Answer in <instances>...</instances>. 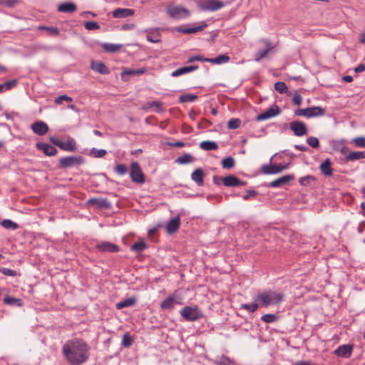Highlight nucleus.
<instances>
[{
  "label": "nucleus",
  "mask_w": 365,
  "mask_h": 365,
  "mask_svg": "<svg viewBox=\"0 0 365 365\" xmlns=\"http://www.w3.org/2000/svg\"><path fill=\"white\" fill-rule=\"evenodd\" d=\"M62 354L71 365H82L91 356V346L83 339L74 338L63 345Z\"/></svg>",
  "instance_id": "obj_1"
},
{
  "label": "nucleus",
  "mask_w": 365,
  "mask_h": 365,
  "mask_svg": "<svg viewBox=\"0 0 365 365\" xmlns=\"http://www.w3.org/2000/svg\"><path fill=\"white\" fill-rule=\"evenodd\" d=\"M284 295L282 292L274 290L264 291L257 294L255 300L260 304V306L268 307L279 304L284 300Z\"/></svg>",
  "instance_id": "obj_2"
},
{
  "label": "nucleus",
  "mask_w": 365,
  "mask_h": 365,
  "mask_svg": "<svg viewBox=\"0 0 365 365\" xmlns=\"http://www.w3.org/2000/svg\"><path fill=\"white\" fill-rule=\"evenodd\" d=\"M166 11L170 17L176 20L185 19L191 15L188 9L180 5H168L166 7Z\"/></svg>",
  "instance_id": "obj_3"
},
{
  "label": "nucleus",
  "mask_w": 365,
  "mask_h": 365,
  "mask_svg": "<svg viewBox=\"0 0 365 365\" xmlns=\"http://www.w3.org/2000/svg\"><path fill=\"white\" fill-rule=\"evenodd\" d=\"M58 163L59 169H66L83 164L84 158L81 155L66 156L61 158Z\"/></svg>",
  "instance_id": "obj_4"
},
{
  "label": "nucleus",
  "mask_w": 365,
  "mask_h": 365,
  "mask_svg": "<svg viewBox=\"0 0 365 365\" xmlns=\"http://www.w3.org/2000/svg\"><path fill=\"white\" fill-rule=\"evenodd\" d=\"M325 114V109L320 106H313L304 109H297L294 111L297 116H305L307 118H312L322 116Z\"/></svg>",
  "instance_id": "obj_5"
},
{
  "label": "nucleus",
  "mask_w": 365,
  "mask_h": 365,
  "mask_svg": "<svg viewBox=\"0 0 365 365\" xmlns=\"http://www.w3.org/2000/svg\"><path fill=\"white\" fill-rule=\"evenodd\" d=\"M181 316L187 321L194 322L203 317L202 312L197 307L185 306L180 311Z\"/></svg>",
  "instance_id": "obj_6"
},
{
  "label": "nucleus",
  "mask_w": 365,
  "mask_h": 365,
  "mask_svg": "<svg viewBox=\"0 0 365 365\" xmlns=\"http://www.w3.org/2000/svg\"><path fill=\"white\" fill-rule=\"evenodd\" d=\"M130 176L133 182L136 183H144L145 176L138 162H133L130 165Z\"/></svg>",
  "instance_id": "obj_7"
},
{
  "label": "nucleus",
  "mask_w": 365,
  "mask_h": 365,
  "mask_svg": "<svg viewBox=\"0 0 365 365\" xmlns=\"http://www.w3.org/2000/svg\"><path fill=\"white\" fill-rule=\"evenodd\" d=\"M202 11H216L225 6V4L219 0H204L198 4Z\"/></svg>",
  "instance_id": "obj_8"
},
{
  "label": "nucleus",
  "mask_w": 365,
  "mask_h": 365,
  "mask_svg": "<svg viewBox=\"0 0 365 365\" xmlns=\"http://www.w3.org/2000/svg\"><path fill=\"white\" fill-rule=\"evenodd\" d=\"M96 249L102 252H109V253H116L119 252V247L112 242H101L100 243L96 245Z\"/></svg>",
  "instance_id": "obj_9"
},
{
  "label": "nucleus",
  "mask_w": 365,
  "mask_h": 365,
  "mask_svg": "<svg viewBox=\"0 0 365 365\" xmlns=\"http://www.w3.org/2000/svg\"><path fill=\"white\" fill-rule=\"evenodd\" d=\"M289 128L295 135L303 136L307 134V128L304 123L299 120H294L289 123Z\"/></svg>",
  "instance_id": "obj_10"
},
{
  "label": "nucleus",
  "mask_w": 365,
  "mask_h": 365,
  "mask_svg": "<svg viewBox=\"0 0 365 365\" xmlns=\"http://www.w3.org/2000/svg\"><path fill=\"white\" fill-rule=\"evenodd\" d=\"M354 349L353 344H343L339 346L334 351V354L339 357L348 359L351 356Z\"/></svg>",
  "instance_id": "obj_11"
},
{
  "label": "nucleus",
  "mask_w": 365,
  "mask_h": 365,
  "mask_svg": "<svg viewBox=\"0 0 365 365\" xmlns=\"http://www.w3.org/2000/svg\"><path fill=\"white\" fill-rule=\"evenodd\" d=\"M280 113V109L278 106L274 105L269 108L266 111L259 114L256 119L257 120H264L272 117H274L279 115Z\"/></svg>",
  "instance_id": "obj_12"
},
{
  "label": "nucleus",
  "mask_w": 365,
  "mask_h": 365,
  "mask_svg": "<svg viewBox=\"0 0 365 365\" xmlns=\"http://www.w3.org/2000/svg\"><path fill=\"white\" fill-rule=\"evenodd\" d=\"M223 185L227 187L244 186L246 182L240 180L233 175H229L222 178Z\"/></svg>",
  "instance_id": "obj_13"
},
{
  "label": "nucleus",
  "mask_w": 365,
  "mask_h": 365,
  "mask_svg": "<svg viewBox=\"0 0 365 365\" xmlns=\"http://www.w3.org/2000/svg\"><path fill=\"white\" fill-rule=\"evenodd\" d=\"M58 143L57 146L64 151L74 152L77 149L76 140L71 137L68 136L66 142L61 140Z\"/></svg>",
  "instance_id": "obj_14"
},
{
  "label": "nucleus",
  "mask_w": 365,
  "mask_h": 365,
  "mask_svg": "<svg viewBox=\"0 0 365 365\" xmlns=\"http://www.w3.org/2000/svg\"><path fill=\"white\" fill-rule=\"evenodd\" d=\"M207 26V24L205 21H202L200 26L192 27V28H184L183 26H180L175 28V30L178 32L188 34H195L199 31H202Z\"/></svg>",
  "instance_id": "obj_15"
},
{
  "label": "nucleus",
  "mask_w": 365,
  "mask_h": 365,
  "mask_svg": "<svg viewBox=\"0 0 365 365\" xmlns=\"http://www.w3.org/2000/svg\"><path fill=\"white\" fill-rule=\"evenodd\" d=\"M31 129L34 133L43 135L48 131V126L43 121H36L32 124Z\"/></svg>",
  "instance_id": "obj_16"
},
{
  "label": "nucleus",
  "mask_w": 365,
  "mask_h": 365,
  "mask_svg": "<svg viewBox=\"0 0 365 365\" xmlns=\"http://www.w3.org/2000/svg\"><path fill=\"white\" fill-rule=\"evenodd\" d=\"M36 148L42 150L48 156H54L58 153L57 149L54 146L44 143H36Z\"/></svg>",
  "instance_id": "obj_17"
},
{
  "label": "nucleus",
  "mask_w": 365,
  "mask_h": 365,
  "mask_svg": "<svg viewBox=\"0 0 365 365\" xmlns=\"http://www.w3.org/2000/svg\"><path fill=\"white\" fill-rule=\"evenodd\" d=\"M294 178L293 175H286L282 176L269 182V187H280Z\"/></svg>",
  "instance_id": "obj_18"
},
{
  "label": "nucleus",
  "mask_w": 365,
  "mask_h": 365,
  "mask_svg": "<svg viewBox=\"0 0 365 365\" xmlns=\"http://www.w3.org/2000/svg\"><path fill=\"white\" fill-rule=\"evenodd\" d=\"M113 17L123 19L131 16L134 14V10L131 9L118 8L113 11Z\"/></svg>",
  "instance_id": "obj_19"
},
{
  "label": "nucleus",
  "mask_w": 365,
  "mask_h": 365,
  "mask_svg": "<svg viewBox=\"0 0 365 365\" xmlns=\"http://www.w3.org/2000/svg\"><path fill=\"white\" fill-rule=\"evenodd\" d=\"M87 205H96L99 208L108 209L111 207V203L105 198H90L87 201Z\"/></svg>",
  "instance_id": "obj_20"
},
{
  "label": "nucleus",
  "mask_w": 365,
  "mask_h": 365,
  "mask_svg": "<svg viewBox=\"0 0 365 365\" xmlns=\"http://www.w3.org/2000/svg\"><path fill=\"white\" fill-rule=\"evenodd\" d=\"M147 33L146 39L151 43H158L160 41V33L159 29H148L145 31Z\"/></svg>",
  "instance_id": "obj_21"
},
{
  "label": "nucleus",
  "mask_w": 365,
  "mask_h": 365,
  "mask_svg": "<svg viewBox=\"0 0 365 365\" xmlns=\"http://www.w3.org/2000/svg\"><path fill=\"white\" fill-rule=\"evenodd\" d=\"M91 68L93 71L103 75L110 73L109 68L101 61H92Z\"/></svg>",
  "instance_id": "obj_22"
},
{
  "label": "nucleus",
  "mask_w": 365,
  "mask_h": 365,
  "mask_svg": "<svg viewBox=\"0 0 365 365\" xmlns=\"http://www.w3.org/2000/svg\"><path fill=\"white\" fill-rule=\"evenodd\" d=\"M205 173L202 168L195 169L191 174V179L198 185L202 186L204 185Z\"/></svg>",
  "instance_id": "obj_23"
},
{
  "label": "nucleus",
  "mask_w": 365,
  "mask_h": 365,
  "mask_svg": "<svg viewBox=\"0 0 365 365\" xmlns=\"http://www.w3.org/2000/svg\"><path fill=\"white\" fill-rule=\"evenodd\" d=\"M180 225V217L177 216L172 218L167 224L166 230L169 234H173L178 231Z\"/></svg>",
  "instance_id": "obj_24"
},
{
  "label": "nucleus",
  "mask_w": 365,
  "mask_h": 365,
  "mask_svg": "<svg viewBox=\"0 0 365 365\" xmlns=\"http://www.w3.org/2000/svg\"><path fill=\"white\" fill-rule=\"evenodd\" d=\"M198 68L199 67L197 65L183 66V67L179 68L176 69L175 71H173L171 73V76L173 77H178L181 75H184L185 73L194 71L198 69Z\"/></svg>",
  "instance_id": "obj_25"
},
{
  "label": "nucleus",
  "mask_w": 365,
  "mask_h": 365,
  "mask_svg": "<svg viewBox=\"0 0 365 365\" xmlns=\"http://www.w3.org/2000/svg\"><path fill=\"white\" fill-rule=\"evenodd\" d=\"M266 43V48L263 49L259 50L255 54V60L256 61H259L263 58L266 57L267 53L272 49V46L270 43V42L267 40L264 41Z\"/></svg>",
  "instance_id": "obj_26"
},
{
  "label": "nucleus",
  "mask_w": 365,
  "mask_h": 365,
  "mask_svg": "<svg viewBox=\"0 0 365 365\" xmlns=\"http://www.w3.org/2000/svg\"><path fill=\"white\" fill-rule=\"evenodd\" d=\"M320 170L325 176H331L333 174V169L331 168V163L329 158H327L321 165Z\"/></svg>",
  "instance_id": "obj_27"
},
{
  "label": "nucleus",
  "mask_w": 365,
  "mask_h": 365,
  "mask_svg": "<svg viewBox=\"0 0 365 365\" xmlns=\"http://www.w3.org/2000/svg\"><path fill=\"white\" fill-rule=\"evenodd\" d=\"M176 304V299L175 295H170L160 304V308L164 310L172 309Z\"/></svg>",
  "instance_id": "obj_28"
},
{
  "label": "nucleus",
  "mask_w": 365,
  "mask_h": 365,
  "mask_svg": "<svg viewBox=\"0 0 365 365\" xmlns=\"http://www.w3.org/2000/svg\"><path fill=\"white\" fill-rule=\"evenodd\" d=\"M331 147L335 151L339 152L342 154H346L348 150L344 140H333L331 142Z\"/></svg>",
  "instance_id": "obj_29"
},
{
  "label": "nucleus",
  "mask_w": 365,
  "mask_h": 365,
  "mask_svg": "<svg viewBox=\"0 0 365 365\" xmlns=\"http://www.w3.org/2000/svg\"><path fill=\"white\" fill-rule=\"evenodd\" d=\"M262 170L263 173L267 175L277 174L282 172V169H280L279 165L272 164L263 165L262 167Z\"/></svg>",
  "instance_id": "obj_30"
},
{
  "label": "nucleus",
  "mask_w": 365,
  "mask_h": 365,
  "mask_svg": "<svg viewBox=\"0 0 365 365\" xmlns=\"http://www.w3.org/2000/svg\"><path fill=\"white\" fill-rule=\"evenodd\" d=\"M77 9L76 5L73 3L66 2L58 6V11L63 13H73Z\"/></svg>",
  "instance_id": "obj_31"
},
{
  "label": "nucleus",
  "mask_w": 365,
  "mask_h": 365,
  "mask_svg": "<svg viewBox=\"0 0 365 365\" xmlns=\"http://www.w3.org/2000/svg\"><path fill=\"white\" fill-rule=\"evenodd\" d=\"M136 304V299L135 297H130L122 300L115 304L117 309H121L125 307H133Z\"/></svg>",
  "instance_id": "obj_32"
},
{
  "label": "nucleus",
  "mask_w": 365,
  "mask_h": 365,
  "mask_svg": "<svg viewBox=\"0 0 365 365\" xmlns=\"http://www.w3.org/2000/svg\"><path fill=\"white\" fill-rule=\"evenodd\" d=\"M200 148L203 150H215L218 148V145L215 141L205 140L200 143Z\"/></svg>",
  "instance_id": "obj_33"
},
{
  "label": "nucleus",
  "mask_w": 365,
  "mask_h": 365,
  "mask_svg": "<svg viewBox=\"0 0 365 365\" xmlns=\"http://www.w3.org/2000/svg\"><path fill=\"white\" fill-rule=\"evenodd\" d=\"M365 158V151L351 152L346 155V160L349 161H355Z\"/></svg>",
  "instance_id": "obj_34"
},
{
  "label": "nucleus",
  "mask_w": 365,
  "mask_h": 365,
  "mask_svg": "<svg viewBox=\"0 0 365 365\" xmlns=\"http://www.w3.org/2000/svg\"><path fill=\"white\" fill-rule=\"evenodd\" d=\"M195 160V158L190 153H185L182 155L178 157L175 162L177 163L185 165L192 163Z\"/></svg>",
  "instance_id": "obj_35"
},
{
  "label": "nucleus",
  "mask_w": 365,
  "mask_h": 365,
  "mask_svg": "<svg viewBox=\"0 0 365 365\" xmlns=\"http://www.w3.org/2000/svg\"><path fill=\"white\" fill-rule=\"evenodd\" d=\"M3 302L4 304L13 306V307H21L22 302L21 299L6 296L4 298Z\"/></svg>",
  "instance_id": "obj_36"
},
{
  "label": "nucleus",
  "mask_w": 365,
  "mask_h": 365,
  "mask_svg": "<svg viewBox=\"0 0 365 365\" xmlns=\"http://www.w3.org/2000/svg\"><path fill=\"white\" fill-rule=\"evenodd\" d=\"M122 46L120 44H115L110 43H104L102 44V48L105 51L108 53H115L118 51L121 48Z\"/></svg>",
  "instance_id": "obj_37"
},
{
  "label": "nucleus",
  "mask_w": 365,
  "mask_h": 365,
  "mask_svg": "<svg viewBox=\"0 0 365 365\" xmlns=\"http://www.w3.org/2000/svg\"><path fill=\"white\" fill-rule=\"evenodd\" d=\"M147 248V245L143 241H139L131 245L130 250L137 254H140Z\"/></svg>",
  "instance_id": "obj_38"
},
{
  "label": "nucleus",
  "mask_w": 365,
  "mask_h": 365,
  "mask_svg": "<svg viewBox=\"0 0 365 365\" xmlns=\"http://www.w3.org/2000/svg\"><path fill=\"white\" fill-rule=\"evenodd\" d=\"M1 225L5 229L11 230H15L18 229V227H19V225L17 223L13 222L11 220H9V219L4 220L1 222Z\"/></svg>",
  "instance_id": "obj_39"
},
{
  "label": "nucleus",
  "mask_w": 365,
  "mask_h": 365,
  "mask_svg": "<svg viewBox=\"0 0 365 365\" xmlns=\"http://www.w3.org/2000/svg\"><path fill=\"white\" fill-rule=\"evenodd\" d=\"M198 98V96L195 94L186 93L181 95L179 97V101L180 103L193 102Z\"/></svg>",
  "instance_id": "obj_40"
},
{
  "label": "nucleus",
  "mask_w": 365,
  "mask_h": 365,
  "mask_svg": "<svg viewBox=\"0 0 365 365\" xmlns=\"http://www.w3.org/2000/svg\"><path fill=\"white\" fill-rule=\"evenodd\" d=\"M221 164H222V166L223 168L231 169L235 166V161L232 157L230 156V157H227V158H224L222 160Z\"/></svg>",
  "instance_id": "obj_41"
},
{
  "label": "nucleus",
  "mask_w": 365,
  "mask_h": 365,
  "mask_svg": "<svg viewBox=\"0 0 365 365\" xmlns=\"http://www.w3.org/2000/svg\"><path fill=\"white\" fill-rule=\"evenodd\" d=\"M146 69L145 68H138V69H128L122 72V78H124L125 75H141L145 72Z\"/></svg>",
  "instance_id": "obj_42"
},
{
  "label": "nucleus",
  "mask_w": 365,
  "mask_h": 365,
  "mask_svg": "<svg viewBox=\"0 0 365 365\" xmlns=\"http://www.w3.org/2000/svg\"><path fill=\"white\" fill-rule=\"evenodd\" d=\"M260 306L259 303H252V304H242L240 305V309H245L249 312H255Z\"/></svg>",
  "instance_id": "obj_43"
},
{
  "label": "nucleus",
  "mask_w": 365,
  "mask_h": 365,
  "mask_svg": "<svg viewBox=\"0 0 365 365\" xmlns=\"http://www.w3.org/2000/svg\"><path fill=\"white\" fill-rule=\"evenodd\" d=\"M107 153V151L104 149H96L95 148L90 150V155L94 158H103Z\"/></svg>",
  "instance_id": "obj_44"
},
{
  "label": "nucleus",
  "mask_w": 365,
  "mask_h": 365,
  "mask_svg": "<svg viewBox=\"0 0 365 365\" xmlns=\"http://www.w3.org/2000/svg\"><path fill=\"white\" fill-rule=\"evenodd\" d=\"M240 125L241 120L239 118H232L227 123V128L234 130L240 128Z\"/></svg>",
  "instance_id": "obj_45"
},
{
  "label": "nucleus",
  "mask_w": 365,
  "mask_h": 365,
  "mask_svg": "<svg viewBox=\"0 0 365 365\" xmlns=\"http://www.w3.org/2000/svg\"><path fill=\"white\" fill-rule=\"evenodd\" d=\"M274 88L275 90L279 92V93H287L288 88L285 83L279 81L277 82L274 84Z\"/></svg>",
  "instance_id": "obj_46"
},
{
  "label": "nucleus",
  "mask_w": 365,
  "mask_h": 365,
  "mask_svg": "<svg viewBox=\"0 0 365 365\" xmlns=\"http://www.w3.org/2000/svg\"><path fill=\"white\" fill-rule=\"evenodd\" d=\"M314 177L312 175H307L299 179V182L302 186H309L314 181Z\"/></svg>",
  "instance_id": "obj_47"
},
{
  "label": "nucleus",
  "mask_w": 365,
  "mask_h": 365,
  "mask_svg": "<svg viewBox=\"0 0 365 365\" xmlns=\"http://www.w3.org/2000/svg\"><path fill=\"white\" fill-rule=\"evenodd\" d=\"M133 344V339L131 336L128 334V333H126L123 335L121 345L123 347L128 348L130 347Z\"/></svg>",
  "instance_id": "obj_48"
},
{
  "label": "nucleus",
  "mask_w": 365,
  "mask_h": 365,
  "mask_svg": "<svg viewBox=\"0 0 365 365\" xmlns=\"http://www.w3.org/2000/svg\"><path fill=\"white\" fill-rule=\"evenodd\" d=\"M278 317L273 314H266L261 317V319L266 323H272L277 321Z\"/></svg>",
  "instance_id": "obj_49"
},
{
  "label": "nucleus",
  "mask_w": 365,
  "mask_h": 365,
  "mask_svg": "<svg viewBox=\"0 0 365 365\" xmlns=\"http://www.w3.org/2000/svg\"><path fill=\"white\" fill-rule=\"evenodd\" d=\"M114 170L115 171V173H117L118 175H124L125 174L127 173L128 172V168L124 164H118L117 165L115 168H114Z\"/></svg>",
  "instance_id": "obj_50"
},
{
  "label": "nucleus",
  "mask_w": 365,
  "mask_h": 365,
  "mask_svg": "<svg viewBox=\"0 0 365 365\" xmlns=\"http://www.w3.org/2000/svg\"><path fill=\"white\" fill-rule=\"evenodd\" d=\"M307 143L313 148H317L319 146V142L317 138L311 136L307 139Z\"/></svg>",
  "instance_id": "obj_51"
},
{
  "label": "nucleus",
  "mask_w": 365,
  "mask_h": 365,
  "mask_svg": "<svg viewBox=\"0 0 365 365\" xmlns=\"http://www.w3.org/2000/svg\"><path fill=\"white\" fill-rule=\"evenodd\" d=\"M0 272L6 276L16 277L17 275V272L16 270L6 267L0 268Z\"/></svg>",
  "instance_id": "obj_52"
},
{
  "label": "nucleus",
  "mask_w": 365,
  "mask_h": 365,
  "mask_svg": "<svg viewBox=\"0 0 365 365\" xmlns=\"http://www.w3.org/2000/svg\"><path fill=\"white\" fill-rule=\"evenodd\" d=\"M230 61V57L227 54H222L215 58V64H222L227 63Z\"/></svg>",
  "instance_id": "obj_53"
},
{
  "label": "nucleus",
  "mask_w": 365,
  "mask_h": 365,
  "mask_svg": "<svg viewBox=\"0 0 365 365\" xmlns=\"http://www.w3.org/2000/svg\"><path fill=\"white\" fill-rule=\"evenodd\" d=\"M84 26L87 30L92 31L100 29V26L95 21H86Z\"/></svg>",
  "instance_id": "obj_54"
},
{
  "label": "nucleus",
  "mask_w": 365,
  "mask_h": 365,
  "mask_svg": "<svg viewBox=\"0 0 365 365\" xmlns=\"http://www.w3.org/2000/svg\"><path fill=\"white\" fill-rule=\"evenodd\" d=\"M216 365H233L232 362L228 357L222 356L219 360L215 361Z\"/></svg>",
  "instance_id": "obj_55"
},
{
  "label": "nucleus",
  "mask_w": 365,
  "mask_h": 365,
  "mask_svg": "<svg viewBox=\"0 0 365 365\" xmlns=\"http://www.w3.org/2000/svg\"><path fill=\"white\" fill-rule=\"evenodd\" d=\"M18 83L17 80L13 79L4 83V90L9 91L12 88L15 87Z\"/></svg>",
  "instance_id": "obj_56"
},
{
  "label": "nucleus",
  "mask_w": 365,
  "mask_h": 365,
  "mask_svg": "<svg viewBox=\"0 0 365 365\" xmlns=\"http://www.w3.org/2000/svg\"><path fill=\"white\" fill-rule=\"evenodd\" d=\"M353 141L356 147L365 148V137L355 138Z\"/></svg>",
  "instance_id": "obj_57"
},
{
  "label": "nucleus",
  "mask_w": 365,
  "mask_h": 365,
  "mask_svg": "<svg viewBox=\"0 0 365 365\" xmlns=\"http://www.w3.org/2000/svg\"><path fill=\"white\" fill-rule=\"evenodd\" d=\"M17 0H0V5L5 6L9 8L15 6L17 4Z\"/></svg>",
  "instance_id": "obj_58"
},
{
  "label": "nucleus",
  "mask_w": 365,
  "mask_h": 365,
  "mask_svg": "<svg viewBox=\"0 0 365 365\" xmlns=\"http://www.w3.org/2000/svg\"><path fill=\"white\" fill-rule=\"evenodd\" d=\"M63 101H66L67 102H71L72 98L66 95H61L55 99V103L56 104H61Z\"/></svg>",
  "instance_id": "obj_59"
},
{
  "label": "nucleus",
  "mask_w": 365,
  "mask_h": 365,
  "mask_svg": "<svg viewBox=\"0 0 365 365\" xmlns=\"http://www.w3.org/2000/svg\"><path fill=\"white\" fill-rule=\"evenodd\" d=\"M292 102L297 106H300L302 102V96L298 93H295L292 98Z\"/></svg>",
  "instance_id": "obj_60"
},
{
  "label": "nucleus",
  "mask_w": 365,
  "mask_h": 365,
  "mask_svg": "<svg viewBox=\"0 0 365 365\" xmlns=\"http://www.w3.org/2000/svg\"><path fill=\"white\" fill-rule=\"evenodd\" d=\"M202 56L201 55H194L191 56L188 58L187 63H192L194 61H202Z\"/></svg>",
  "instance_id": "obj_61"
},
{
  "label": "nucleus",
  "mask_w": 365,
  "mask_h": 365,
  "mask_svg": "<svg viewBox=\"0 0 365 365\" xmlns=\"http://www.w3.org/2000/svg\"><path fill=\"white\" fill-rule=\"evenodd\" d=\"M257 195V192L254 190H250L247 191L246 195L243 196L245 200H247L250 197H255Z\"/></svg>",
  "instance_id": "obj_62"
},
{
  "label": "nucleus",
  "mask_w": 365,
  "mask_h": 365,
  "mask_svg": "<svg viewBox=\"0 0 365 365\" xmlns=\"http://www.w3.org/2000/svg\"><path fill=\"white\" fill-rule=\"evenodd\" d=\"M43 29H46L53 35H58L59 34V31L56 27H43Z\"/></svg>",
  "instance_id": "obj_63"
},
{
  "label": "nucleus",
  "mask_w": 365,
  "mask_h": 365,
  "mask_svg": "<svg viewBox=\"0 0 365 365\" xmlns=\"http://www.w3.org/2000/svg\"><path fill=\"white\" fill-rule=\"evenodd\" d=\"M365 71V66L362 63L358 65L355 69H354V71L356 73H361V72H363Z\"/></svg>",
  "instance_id": "obj_64"
}]
</instances>
